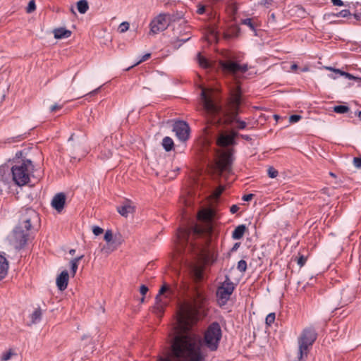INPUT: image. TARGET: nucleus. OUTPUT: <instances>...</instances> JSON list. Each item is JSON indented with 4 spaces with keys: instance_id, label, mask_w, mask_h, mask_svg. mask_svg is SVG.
<instances>
[{
    "instance_id": "obj_1",
    "label": "nucleus",
    "mask_w": 361,
    "mask_h": 361,
    "mask_svg": "<svg viewBox=\"0 0 361 361\" xmlns=\"http://www.w3.org/2000/svg\"><path fill=\"white\" fill-rule=\"evenodd\" d=\"M20 213L19 223L13 231L11 240L17 250H21L25 246L30 231L39 221L38 214L32 208H23Z\"/></svg>"
},
{
    "instance_id": "obj_2",
    "label": "nucleus",
    "mask_w": 361,
    "mask_h": 361,
    "mask_svg": "<svg viewBox=\"0 0 361 361\" xmlns=\"http://www.w3.org/2000/svg\"><path fill=\"white\" fill-rule=\"evenodd\" d=\"M200 100L202 109L207 114L215 116L221 111V105L212 90L202 88L200 93Z\"/></svg>"
},
{
    "instance_id": "obj_3",
    "label": "nucleus",
    "mask_w": 361,
    "mask_h": 361,
    "mask_svg": "<svg viewBox=\"0 0 361 361\" xmlns=\"http://www.w3.org/2000/svg\"><path fill=\"white\" fill-rule=\"evenodd\" d=\"M234 150L231 148L216 149L214 152V169L220 173L229 172L233 161Z\"/></svg>"
},
{
    "instance_id": "obj_4",
    "label": "nucleus",
    "mask_w": 361,
    "mask_h": 361,
    "mask_svg": "<svg viewBox=\"0 0 361 361\" xmlns=\"http://www.w3.org/2000/svg\"><path fill=\"white\" fill-rule=\"evenodd\" d=\"M30 160H24L20 164L13 166L10 169L12 180L18 185H24L30 181V171L32 169Z\"/></svg>"
},
{
    "instance_id": "obj_5",
    "label": "nucleus",
    "mask_w": 361,
    "mask_h": 361,
    "mask_svg": "<svg viewBox=\"0 0 361 361\" xmlns=\"http://www.w3.org/2000/svg\"><path fill=\"white\" fill-rule=\"evenodd\" d=\"M317 338V334L312 327L305 329L298 338V360L302 361L304 357H307L309 348L311 347Z\"/></svg>"
},
{
    "instance_id": "obj_6",
    "label": "nucleus",
    "mask_w": 361,
    "mask_h": 361,
    "mask_svg": "<svg viewBox=\"0 0 361 361\" xmlns=\"http://www.w3.org/2000/svg\"><path fill=\"white\" fill-rule=\"evenodd\" d=\"M240 104L241 92L240 89L237 87L235 90H233L231 93V97L228 102V111L232 121L238 124L237 128L238 129H244L246 128L247 123L243 121H240L238 118L239 114L238 110Z\"/></svg>"
},
{
    "instance_id": "obj_7",
    "label": "nucleus",
    "mask_w": 361,
    "mask_h": 361,
    "mask_svg": "<svg viewBox=\"0 0 361 361\" xmlns=\"http://www.w3.org/2000/svg\"><path fill=\"white\" fill-rule=\"evenodd\" d=\"M204 232V229L197 224L192 225L188 228H180L178 230V240L181 245L188 243L191 234L195 237H199L202 235Z\"/></svg>"
},
{
    "instance_id": "obj_8",
    "label": "nucleus",
    "mask_w": 361,
    "mask_h": 361,
    "mask_svg": "<svg viewBox=\"0 0 361 361\" xmlns=\"http://www.w3.org/2000/svg\"><path fill=\"white\" fill-rule=\"evenodd\" d=\"M219 65L224 72L232 75L245 73L248 70L247 64L240 65L231 60L220 61Z\"/></svg>"
},
{
    "instance_id": "obj_9",
    "label": "nucleus",
    "mask_w": 361,
    "mask_h": 361,
    "mask_svg": "<svg viewBox=\"0 0 361 361\" xmlns=\"http://www.w3.org/2000/svg\"><path fill=\"white\" fill-rule=\"evenodd\" d=\"M235 289V286L233 282L231 281L228 276H226V280L219 286L216 291V295L219 300H221L224 304H225L230 298L231 295L233 293Z\"/></svg>"
},
{
    "instance_id": "obj_10",
    "label": "nucleus",
    "mask_w": 361,
    "mask_h": 361,
    "mask_svg": "<svg viewBox=\"0 0 361 361\" xmlns=\"http://www.w3.org/2000/svg\"><path fill=\"white\" fill-rule=\"evenodd\" d=\"M173 131L180 141L185 142L190 137V128L185 121H178L173 124Z\"/></svg>"
},
{
    "instance_id": "obj_11",
    "label": "nucleus",
    "mask_w": 361,
    "mask_h": 361,
    "mask_svg": "<svg viewBox=\"0 0 361 361\" xmlns=\"http://www.w3.org/2000/svg\"><path fill=\"white\" fill-rule=\"evenodd\" d=\"M169 25L166 13L159 14L157 18L150 23V33L157 34L160 31H163Z\"/></svg>"
},
{
    "instance_id": "obj_12",
    "label": "nucleus",
    "mask_w": 361,
    "mask_h": 361,
    "mask_svg": "<svg viewBox=\"0 0 361 361\" xmlns=\"http://www.w3.org/2000/svg\"><path fill=\"white\" fill-rule=\"evenodd\" d=\"M239 134L237 132L232 131L231 133H221L216 138V145L219 147L226 148L235 145V137Z\"/></svg>"
},
{
    "instance_id": "obj_13",
    "label": "nucleus",
    "mask_w": 361,
    "mask_h": 361,
    "mask_svg": "<svg viewBox=\"0 0 361 361\" xmlns=\"http://www.w3.org/2000/svg\"><path fill=\"white\" fill-rule=\"evenodd\" d=\"M172 293L173 291L166 283H164L163 286L159 289V293L155 298L156 303L154 309L156 310V313L158 314H161L164 311V308L166 305V302L162 301L161 296L165 293Z\"/></svg>"
},
{
    "instance_id": "obj_14",
    "label": "nucleus",
    "mask_w": 361,
    "mask_h": 361,
    "mask_svg": "<svg viewBox=\"0 0 361 361\" xmlns=\"http://www.w3.org/2000/svg\"><path fill=\"white\" fill-rule=\"evenodd\" d=\"M66 195L63 192H60L56 194L52 199L51 206L54 208L57 212H61L66 203Z\"/></svg>"
},
{
    "instance_id": "obj_15",
    "label": "nucleus",
    "mask_w": 361,
    "mask_h": 361,
    "mask_svg": "<svg viewBox=\"0 0 361 361\" xmlns=\"http://www.w3.org/2000/svg\"><path fill=\"white\" fill-rule=\"evenodd\" d=\"M69 275L66 270L63 271L56 278V286L63 291L66 289L68 283Z\"/></svg>"
},
{
    "instance_id": "obj_16",
    "label": "nucleus",
    "mask_w": 361,
    "mask_h": 361,
    "mask_svg": "<svg viewBox=\"0 0 361 361\" xmlns=\"http://www.w3.org/2000/svg\"><path fill=\"white\" fill-rule=\"evenodd\" d=\"M123 242V239L120 233L114 235L113 242L111 245H108L107 247H104L103 250H106V252L114 251L117 248L118 246L121 245Z\"/></svg>"
},
{
    "instance_id": "obj_17",
    "label": "nucleus",
    "mask_w": 361,
    "mask_h": 361,
    "mask_svg": "<svg viewBox=\"0 0 361 361\" xmlns=\"http://www.w3.org/2000/svg\"><path fill=\"white\" fill-rule=\"evenodd\" d=\"M8 269V262L5 257L0 255V281L7 275Z\"/></svg>"
},
{
    "instance_id": "obj_18",
    "label": "nucleus",
    "mask_w": 361,
    "mask_h": 361,
    "mask_svg": "<svg viewBox=\"0 0 361 361\" xmlns=\"http://www.w3.org/2000/svg\"><path fill=\"white\" fill-rule=\"evenodd\" d=\"M71 31L63 27L56 28L54 30L56 39L68 38L71 35Z\"/></svg>"
},
{
    "instance_id": "obj_19",
    "label": "nucleus",
    "mask_w": 361,
    "mask_h": 361,
    "mask_svg": "<svg viewBox=\"0 0 361 361\" xmlns=\"http://www.w3.org/2000/svg\"><path fill=\"white\" fill-rule=\"evenodd\" d=\"M11 176L10 169L8 166H0V183L3 182L4 183L8 182Z\"/></svg>"
},
{
    "instance_id": "obj_20",
    "label": "nucleus",
    "mask_w": 361,
    "mask_h": 361,
    "mask_svg": "<svg viewBox=\"0 0 361 361\" xmlns=\"http://www.w3.org/2000/svg\"><path fill=\"white\" fill-rule=\"evenodd\" d=\"M246 230L247 227L245 225L241 224L238 226L232 233V238L235 240L241 239L243 237Z\"/></svg>"
},
{
    "instance_id": "obj_21",
    "label": "nucleus",
    "mask_w": 361,
    "mask_h": 361,
    "mask_svg": "<svg viewBox=\"0 0 361 361\" xmlns=\"http://www.w3.org/2000/svg\"><path fill=\"white\" fill-rule=\"evenodd\" d=\"M117 212L123 216L128 217L129 214L135 212V207L130 204H125L117 207Z\"/></svg>"
},
{
    "instance_id": "obj_22",
    "label": "nucleus",
    "mask_w": 361,
    "mask_h": 361,
    "mask_svg": "<svg viewBox=\"0 0 361 361\" xmlns=\"http://www.w3.org/2000/svg\"><path fill=\"white\" fill-rule=\"evenodd\" d=\"M84 257V255H82L79 257H75L74 259H71L70 262L71 264V272L72 274V276L74 277L75 275V273L77 271L78 267V263Z\"/></svg>"
},
{
    "instance_id": "obj_23",
    "label": "nucleus",
    "mask_w": 361,
    "mask_h": 361,
    "mask_svg": "<svg viewBox=\"0 0 361 361\" xmlns=\"http://www.w3.org/2000/svg\"><path fill=\"white\" fill-rule=\"evenodd\" d=\"M185 37H176L173 41H171V44L173 47L176 49L179 48L183 43L188 41L190 39V36L188 34L185 35Z\"/></svg>"
},
{
    "instance_id": "obj_24",
    "label": "nucleus",
    "mask_w": 361,
    "mask_h": 361,
    "mask_svg": "<svg viewBox=\"0 0 361 361\" xmlns=\"http://www.w3.org/2000/svg\"><path fill=\"white\" fill-rule=\"evenodd\" d=\"M197 59L198 63L201 67H202L204 68H209L212 67L211 62L207 58L203 56L201 54V53L197 54Z\"/></svg>"
},
{
    "instance_id": "obj_25",
    "label": "nucleus",
    "mask_w": 361,
    "mask_h": 361,
    "mask_svg": "<svg viewBox=\"0 0 361 361\" xmlns=\"http://www.w3.org/2000/svg\"><path fill=\"white\" fill-rule=\"evenodd\" d=\"M166 14L167 15V19L169 24L173 22L178 21L183 17V13L182 11H176V13Z\"/></svg>"
},
{
    "instance_id": "obj_26",
    "label": "nucleus",
    "mask_w": 361,
    "mask_h": 361,
    "mask_svg": "<svg viewBox=\"0 0 361 361\" xmlns=\"http://www.w3.org/2000/svg\"><path fill=\"white\" fill-rule=\"evenodd\" d=\"M162 146L166 152H170L173 149L174 143L170 137H165L162 140Z\"/></svg>"
},
{
    "instance_id": "obj_27",
    "label": "nucleus",
    "mask_w": 361,
    "mask_h": 361,
    "mask_svg": "<svg viewBox=\"0 0 361 361\" xmlns=\"http://www.w3.org/2000/svg\"><path fill=\"white\" fill-rule=\"evenodd\" d=\"M42 315V312L40 308L36 309L33 313L30 315L31 322L30 325L36 324L40 321Z\"/></svg>"
},
{
    "instance_id": "obj_28",
    "label": "nucleus",
    "mask_w": 361,
    "mask_h": 361,
    "mask_svg": "<svg viewBox=\"0 0 361 361\" xmlns=\"http://www.w3.org/2000/svg\"><path fill=\"white\" fill-rule=\"evenodd\" d=\"M238 6L235 3H231L228 5L226 8V11L229 16L233 18V20H235V16L236 15L238 12Z\"/></svg>"
},
{
    "instance_id": "obj_29",
    "label": "nucleus",
    "mask_w": 361,
    "mask_h": 361,
    "mask_svg": "<svg viewBox=\"0 0 361 361\" xmlns=\"http://www.w3.org/2000/svg\"><path fill=\"white\" fill-rule=\"evenodd\" d=\"M350 16H351L350 11L347 10V9H344V10H342L340 12L336 13H327L325 15V17L327 18H330L331 17H334V16L345 18V17H348Z\"/></svg>"
},
{
    "instance_id": "obj_30",
    "label": "nucleus",
    "mask_w": 361,
    "mask_h": 361,
    "mask_svg": "<svg viewBox=\"0 0 361 361\" xmlns=\"http://www.w3.org/2000/svg\"><path fill=\"white\" fill-rule=\"evenodd\" d=\"M77 8L80 13H85L89 8L87 1L86 0H80L77 3Z\"/></svg>"
},
{
    "instance_id": "obj_31",
    "label": "nucleus",
    "mask_w": 361,
    "mask_h": 361,
    "mask_svg": "<svg viewBox=\"0 0 361 361\" xmlns=\"http://www.w3.org/2000/svg\"><path fill=\"white\" fill-rule=\"evenodd\" d=\"M334 111L336 114H346L350 111V108L345 105H338L334 107Z\"/></svg>"
},
{
    "instance_id": "obj_32",
    "label": "nucleus",
    "mask_w": 361,
    "mask_h": 361,
    "mask_svg": "<svg viewBox=\"0 0 361 361\" xmlns=\"http://www.w3.org/2000/svg\"><path fill=\"white\" fill-rule=\"evenodd\" d=\"M241 23L247 25L252 30L255 31V25L251 18L243 19Z\"/></svg>"
},
{
    "instance_id": "obj_33",
    "label": "nucleus",
    "mask_w": 361,
    "mask_h": 361,
    "mask_svg": "<svg viewBox=\"0 0 361 361\" xmlns=\"http://www.w3.org/2000/svg\"><path fill=\"white\" fill-rule=\"evenodd\" d=\"M151 56V54H146L145 55H143L142 56V59H140L137 62H136L135 63H134L133 65H132L131 66L128 67V68H126V71H128L130 70V68L136 66L137 65L140 64V63L143 62V61H147V59H149Z\"/></svg>"
},
{
    "instance_id": "obj_34",
    "label": "nucleus",
    "mask_w": 361,
    "mask_h": 361,
    "mask_svg": "<svg viewBox=\"0 0 361 361\" xmlns=\"http://www.w3.org/2000/svg\"><path fill=\"white\" fill-rule=\"evenodd\" d=\"M104 240L109 243L113 242L114 235L111 230H107L104 236Z\"/></svg>"
},
{
    "instance_id": "obj_35",
    "label": "nucleus",
    "mask_w": 361,
    "mask_h": 361,
    "mask_svg": "<svg viewBox=\"0 0 361 361\" xmlns=\"http://www.w3.org/2000/svg\"><path fill=\"white\" fill-rule=\"evenodd\" d=\"M237 268L240 272H245L247 269V262L243 259L240 260Z\"/></svg>"
},
{
    "instance_id": "obj_36",
    "label": "nucleus",
    "mask_w": 361,
    "mask_h": 361,
    "mask_svg": "<svg viewBox=\"0 0 361 361\" xmlns=\"http://www.w3.org/2000/svg\"><path fill=\"white\" fill-rule=\"evenodd\" d=\"M276 314L275 313H270L266 317V324L268 326H271L275 321Z\"/></svg>"
},
{
    "instance_id": "obj_37",
    "label": "nucleus",
    "mask_w": 361,
    "mask_h": 361,
    "mask_svg": "<svg viewBox=\"0 0 361 361\" xmlns=\"http://www.w3.org/2000/svg\"><path fill=\"white\" fill-rule=\"evenodd\" d=\"M36 9V5L35 0H31L28 3V5L26 8V11L28 13H32Z\"/></svg>"
},
{
    "instance_id": "obj_38",
    "label": "nucleus",
    "mask_w": 361,
    "mask_h": 361,
    "mask_svg": "<svg viewBox=\"0 0 361 361\" xmlns=\"http://www.w3.org/2000/svg\"><path fill=\"white\" fill-rule=\"evenodd\" d=\"M267 172H268L269 176L271 178H276L279 174L278 171L276 169H275L273 166H270L268 169Z\"/></svg>"
},
{
    "instance_id": "obj_39",
    "label": "nucleus",
    "mask_w": 361,
    "mask_h": 361,
    "mask_svg": "<svg viewBox=\"0 0 361 361\" xmlns=\"http://www.w3.org/2000/svg\"><path fill=\"white\" fill-rule=\"evenodd\" d=\"M129 29V23L128 22H123L120 24L118 30L120 32L123 33Z\"/></svg>"
},
{
    "instance_id": "obj_40",
    "label": "nucleus",
    "mask_w": 361,
    "mask_h": 361,
    "mask_svg": "<svg viewBox=\"0 0 361 361\" xmlns=\"http://www.w3.org/2000/svg\"><path fill=\"white\" fill-rule=\"evenodd\" d=\"M225 190V187L219 185L214 192L215 197L219 198Z\"/></svg>"
},
{
    "instance_id": "obj_41",
    "label": "nucleus",
    "mask_w": 361,
    "mask_h": 361,
    "mask_svg": "<svg viewBox=\"0 0 361 361\" xmlns=\"http://www.w3.org/2000/svg\"><path fill=\"white\" fill-rule=\"evenodd\" d=\"M307 261V257L304 255H300L297 258V263L301 267L305 265Z\"/></svg>"
},
{
    "instance_id": "obj_42",
    "label": "nucleus",
    "mask_w": 361,
    "mask_h": 361,
    "mask_svg": "<svg viewBox=\"0 0 361 361\" xmlns=\"http://www.w3.org/2000/svg\"><path fill=\"white\" fill-rule=\"evenodd\" d=\"M301 118H302L301 116L297 115V114H293L289 117V121H290V123H296V122L299 121Z\"/></svg>"
},
{
    "instance_id": "obj_43",
    "label": "nucleus",
    "mask_w": 361,
    "mask_h": 361,
    "mask_svg": "<svg viewBox=\"0 0 361 361\" xmlns=\"http://www.w3.org/2000/svg\"><path fill=\"white\" fill-rule=\"evenodd\" d=\"M92 232L95 235L97 236V235H99L100 234H102L104 232V230H103V228H102L97 226H94L92 228Z\"/></svg>"
},
{
    "instance_id": "obj_44",
    "label": "nucleus",
    "mask_w": 361,
    "mask_h": 361,
    "mask_svg": "<svg viewBox=\"0 0 361 361\" xmlns=\"http://www.w3.org/2000/svg\"><path fill=\"white\" fill-rule=\"evenodd\" d=\"M206 12V6L199 4L197 6V13L200 15H202Z\"/></svg>"
},
{
    "instance_id": "obj_45",
    "label": "nucleus",
    "mask_w": 361,
    "mask_h": 361,
    "mask_svg": "<svg viewBox=\"0 0 361 361\" xmlns=\"http://www.w3.org/2000/svg\"><path fill=\"white\" fill-rule=\"evenodd\" d=\"M353 164L357 169H361V158L360 157H354L353 158Z\"/></svg>"
},
{
    "instance_id": "obj_46",
    "label": "nucleus",
    "mask_w": 361,
    "mask_h": 361,
    "mask_svg": "<svg viewBox=\"0 0 361 361\" xmlns=\"http://www.w3.org/2000/svg\"><path fill=\"white\" fill-rule=\"evenodd\" d=\"M12 354L13 353L11 350L4 353L1 357V360H3V361L8 360L11 357Z\"/></svg>"
},
{
    "instance_id": "obj_47",
    "label": "nucleus",
    "mask_w": 361,
    "mask_h": 361,
    "mask_svg": "<svg viewBox=\"0 0 361 361\" xmlns=\"http://www.w3.org/2000/svg\"><path fill=\"white\" fill-rule=\"evenodd\" d=\"M148 290V288L145 285H142L140 288V292L142 296L147 294Z\"/></svg>"
},
{
    "instance_id": "obj_48",
    "label": "nucleus",
    "mask_w": 361,
    "mask_h": 361,
    "mask_svg": "<svg viewBox=\"0 0 361 361\" xmlns=\"http://www.w3.org/2000/svg\"><path fill=\"white\" fill-rule=\"evenodd\" d=\"M345 78H347L350 80H355L361 82V78L355 77L349 73H347V74H345Z\"/></svg>"
},
{
    "instance_id": "obj_49",
    "label": "nucleus",
    "mask_w": 361,
    "mask_h": 361,
    "mask_svg": "<svg viewBox=\"0 0 361 361\" xmlns=\"http://www.w3.org/2000/svg\"><path fill=\"white\" fill-rule=\"evenodd\" d=\"M62 107H63V105H59V104H56L54 105H52L50 107V111L51 112H54V111H56L57 110L61 109Z\"/></svg>"
},
{
    "instance_id": "obj_50",
    "label": "nucleus",
    "mask_w": 361,
    "mask_h": 361,
    "mask_svg": "<svg viewBox=\"0 0 361 361\" xmlns=\"http://www.w3.org/2000/svg\"><path fill=\"white\" fill-rule=\"evenodd\" d=\"M254 194H247V195H245L243 197V200L244 201H246V202H248V201H250L252 200L253 197H254Z\"/></svg>"
},
{
    "instance_id": "obj_51",
    "label": "nucleus",
    "mask_w": 361,
    "mask_h": 361,
    "mask_svg": "<svg viewBox=\"0 0 361 361\" xmlns=\"http://www.w3.org/2000/svg\"><path fill=\"white\" fill-rule=\"evenodd\" d=\"M238 209L239 207L236 204H233L231 207L230 212H231V214H235L238 211Z\"/></svg>"
},
{
    "instance_id": "obj_52",
    "label": "nucleus",
    "mask_w": 361,
    "mask_h": 361,
    "mask_svg": "<svg viewBox=\"0 0 361 361\" xmlns=\"http://www.w3.org/2000/svg\"><path fill=\"white\" fill-rule=\"evenodd\" d=\"M331 1L334 6H342L344 5L343 1L341 0H331Z\"/></svg>"
},
{
    "instance_id": "obj_53",
    "label": "nucleus",
    "mask_w": 361,
    "mask_h": 361,
    "mask_svg": "<svg viewBox=\"0 0 361 361\" xmlns=\"http://www.w3.org/2000/svg\"><path fill=\"white\" fill-rule=\"evenodd\" d=\"M240 243H235L233 245V247L231 249V252L236 251L238 249V247H240Z\"/></svg>"
},
{
    "instance_id": "obj_54",
    "label": "nucleus",
    "mask_w": 361,
    "mask_h": 361,
    "mask_svg": "<svg viewBox=\"0 0 361 361\" xmlns=\"http://www.w3.org/2000/svg\"><path fill=\"white\" fill-rule=\"evenodd\" d=\"M272 1V0H262V3L267 7H269L270 5H271Z\"/></svg>"
},
{
    "instance_id": "obj_55",
    "label": "nucleus",
    "mask_w": 361,
    "mask_h": 361,
    "mask_svg": "<svg viewBox=\"0 0 361 361\" xmlns=\"http://www.w3.org/2000/svg\"><path fill=\"white\" fill-rule=\"evenodd\" d=\"M330 70H332V68H329ZM333 71L334 72H336V73H340L341 75H343L345 77V74H347V72H345V71H341L339 69H333Z\"/></svg>"
},
{
    "instance_id": "obj_56",
    "label": "nucleus",
    "mask_w": 361,
    "mask_h": 361,
    "mask_svg": "<svg viewBox=\"0 0 361 361\" xmlns=\"http://www.w3.org/2000/svg\"><path fill=\"white\" fill-rule=\"evenodd\" d=\"M269 21L271 22V23H274V22L276 21V16H275L274 13H271L270 15V17L269 18Z\"/></svg>"
},
{
    "instance_id": "obj_57",
    "label": "nucleus",
    "mask_w": 361,
    "mask_h": 361,
    "mask_svg": "<svg viewBox=\"0 0 361 361\" xmlns=\"http://www.w3.org/2000/svg\"><path fill=\"white\" fill-rule=\"evenodd\" d=\"M240 137L245 139V140H251V137L248 135H240Z\"/></svg>"
},
{
    "instance_id": "obj_58",
    "label": "nucleus",
    "mask_w": 361,
    "mask_h": 361,
    "mask_svg": "<svg viewBox=\"0 0 361 361\" xmlns=\"http://www.w3.org/2000/svg\"><path fill=\"white\" fill-rule=\"evenodd\" d=\"M197 278L200 280L202 278V273L200 271H197Z\"/></svg>"
},
{
    "instance_id": "obj_59",
    "label": "nucleus",
    "mask_w": 361,
    "mask_h": 361,
    "mask_svg": "<svg viewBox=\"0 0 361 361\" xmlns=\"http://www.w3.org/2000/svg\"><path fill=\"white\" fill-rule=\"evenodd\" d=\"M354 18L357 20H360V18H361V15L360 13H355L353 15Z\"/></svg>"
},
{
    "instance_id": "obj_60",
    "label": "nucleus",
    "mask_w": 361,
    "mask_h": 361,
    "mask_svg": "<svg viewBox=\"0 0 361 361\" xmlns=\"http://www.w3.org/2000/svg\"><path fill=\"white\" fill-rule=\"evenodd\" d=\"M99 89H100V87H98V88L95 89L94 90L90 92V94H97L99 92Z\"/></svg>"
},
{
    "instance_id": "obj_61",
    "label": "nucleus",
    "mask_w": 361,
    "mask_h": 361,
    "mask_svg": "<svg viewBox=\"0 0 361 361\" xmlns=\"http://www.w3.org/2000/svg\"><path fill=\"white\" fill-rule=\"evenodd\" d=\"M231 37H232V35L227 33V32L224 33V38L230 39Z\"/></svg>"
},
{
    "instance_id": "obj_62",
    "label": "nucleus",
    "mask_w": 361,
    "mask_h": 361,
    "mask_svg": "<svg viewBox=\"0 0 361 361\" xmlns=\"http://www.w3.org/2000/svg\"><path fill=\"white\" fill-rule=\"evenodd\" d=\"M298 68V66L296 64H293V65H291V67H290L291 70H293V71L297 70Z\"/></svg>"
},
{
    "instance_id": "obj_63",
    "label": "nucleus",
    "mask_w": 361,
    "mask_h": 361,
    "mask_svg": "<svg viewBox=\"0 0 361 361\" xmlns=\"http://www.w3.org/2000/svg\"><path fill=\"white\" fill-rule=\"evenodd\" d=\"M296 8H298V10L300 11L301 12H302V13H305L304 8L302 6H297Z\"/></svg>"
},
{
    "instance_id": "obj_64",
    "label": "nucleus",
    "mask_w": 361,
    "mask_h": 361,
    "mask_svg": "<svg viewBox=\"0 0 361 361\" xmlns=\"http://www.w3.org/2000/svg\"><path fill=\"white\" fill-rule=\"evenodd\" d=\"M75 249H71V250H69V254H70L71 255H75Z\"/></svg>"
}]
</instances>
